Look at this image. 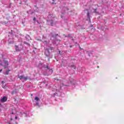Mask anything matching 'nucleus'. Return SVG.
<instances>
[{
	"label": "nucleus",
	"mask_w": 124,
	"mask_h": 124,
	"mask_svg": "<svg viewBox=\"0 0 124 124\" xmlns=\"http://www.w3.org/2000/svg\"><path fill=\"white\" fill-rule=\"evenodd\" d=\"M49 50H50V51H52V50H54V47L51 46H49L48 48L46 49V50L45 52V54L46 57H47V58H49L48 59H50V58L52 59L53 56L52 55L51 56V54L50 53V51H49Z\"/></svg>",
	"instance_id": "nucleus-1"
},
{
	"label": "nucleus",
	"mask_w": 124,
	"mask_h": 124,
	"mask_svg": "<svg viewBox=\"0 0 124 124\" xmlns=\"http://www.w3.org/2000/svg\"><path fill=\"white\" fill-rule=\"evenodd\" d=\"M8 61L3 60V62H1V61H0V65L3 66L4 68H8Z\"/></svg>",
	"instance_id": "nucleus-2"
},
{
	"label": "nucleus",
	"mask_w": 124,
	"mask_h": 124,
	"mask_svg": "<svg viewBox=\"0 0 124 124\" xmlns=\"http://www.w3.org/2000/svg\"><path fill=\"white\" fill-rule=\"evenodd\" d=\"M17 76L20 80H22V82L27 81V80L29 79V77H25L24 75L20 76L18 75Z\"/></svg>",
	"instance_id": "nucleus-3"
},
{
	"label": "nucleus",
	"mask_w": 124,
	"mask_h": 124,
	"mask_svg": "<svg viewBox=\"0 0 124 124\" xmlns=\"http://www.w3.org/2000/svg\"><path fill=\"white\" fill-rule=\"evenodd\" d=\"M44 67L45 68H46L47 69H48V70H49V74L50 75L52 74V73H53V70L52 69H50L48 65H44Z\"/></svg>",
	"instance_id": "nucleus-4"
},
{
	"label": "nucleus",
	"mask_w": 124,
	"mask_h": 124,
	"mask_svg": "<svg viewBox=\"0 0 124 124\" xmlns=\"http://www.w3.org/2000/svg\"><path fill=\"white\" fill-rule=\"evenodd\" d=\"M7 100V97L6 96H3L1 99L0 100V102H5Z\"/></svg>",
	"instance_id": "nucleus-5"
},
{
	"label": "nucleus",
	"mask_w": 124,
	"mask_h": 124,
	"mask_svg": "<svg viewBox=\"0 0 124 124\" xmlns=\"http://www.w3.org/2000/svg\"><path fill=\"white\" fill-rule=\"evenodd\" d=\"M19 116L20 117H23V116H24V117H28V115L27 113L19 112Z\"/></svg>",
	"instance_id": "nucleus-6"
},
{
	"label": "nucleus",
	"mask_w": 124,
	"mask_h": 124,
	"mask_svg": "<svg viewBox=\"0 0 124 124\" xmlns=\"http://www.w3.org/2000/svg\"><path fill=\"white\" fill-rule=\"evenodd\" d=\"M7 123L8 124H13V119L11 118L10 120L7 121Z\"/></svg>",
	"instance_id": "nucleus-7"
},
{
	"label": "nucleus",
	"mask_w": 124,
	"mask_h": 124,
	"mask_svg": "<svg viewBox=\"0 0 124 124\" xmlns=\"http://www.w3.org/2000/svg\"><path fill=\"white\" fill-rule=\"evenodd\" d=\"M15 47L16 52H20V51H21V49L19 48V46H15Z\"/></svg>",
	"instance_id": "nucleus-8"
},
{
	"label": "nucleus",
	"mask_w": 124,
	"mask_h": 124,
	"mask_svg": "<svg viewBox=\"0 0 124 124\" xmlns=\"http://www.w3.org/2000/svg\"><path fill=\"white\" fill-rule=\"evenodd\" d=\"M25 39L27 40V41H30V39H31V37H30V35H26L25 36Z\"/></svg>",
	"instance_id": "nucleus-9"
},
{
	"label": "nucleus",
	"mask_w": 124,
	"mask_h": 124,
	"mask_svg": "<svg viewBox=\"0 0 124 124\" xmlns=\"http://www.w3.org/2000/svg\"><path fill=\"white\" fill-rule=\"evenodd\" d=\"M42 42L45 44V45H48L49 43L47 41V40H44L42 41Z\"/></svg>",
	"instance_id": "nucleus-10"
},
{
	"label": "nucleus",
	"mask_w": 124,
	"mask_h": 124,
	"mask_svg": "<svg viewBox=\"0 0 124 124\" xmlns=\"http://www.w3.org/2000/svg\"><path fill=\"white\" fill-rule=\"evenodd\" d=\"M50 35L51 36V37H55V36H58V34H55V35H54V34H53L52 33H51L50 34Z\"/></svg>",
	"instance_id": "nucleus-11"
},
{
	"label": "nucleus",
	"mask_w": 124,
	"mask_h": 124,
	"mask_svg": "<svg viewBox=\"0 0 124 124\" xmlns=\"http://www.w3.org/2000/svg\"><path fill=\"white\" fill-rule=\"evenodd\" d=\"M87 18H88V19L90 20V22H91V16L90 15V13L88 12L87 13Z\"/></svg>",
	"instance_id": "nucleus-12"
},
{
	"label": "nucleus",
	"mask_w": 124,
	"mask_h": 124,
	"mask_svg": "<svg viewBox=\"0 0 124 124\" xmlns=\"http://www.w3.org/2000/svg\"><path fill=\"white\" fill-rule=\"evenodd\" d=\"M11 93L13 95L15 94V93H17V91H16V90H15L12 92Z\"/></svg>",
	"instance_id": "nucleus-13"
},
{
	"label": "nucleus",
	"mask_w": 124,
	"mask_h": 124,
	"mask_svg": "<svg viewBox=\"0 0 124 124\" xmlns=\"http://www.w3.org/2000/svg\"><path fill=\"white\" fill-rule=\"evenodd\" d=\"M50 25L51 26H53L54 24V19H51V21H50Z\"/></svg>",
	"instance_id": "nucleus-14"
},
{
	"label": "nucleus",
	"mask_w": 124,
	"mask_h": 124,
	"mask_svg": "<svg viewBox=\"0 0 124 124\" xmlns=\"http://www.w3.org/2000/svg\"><path fill=\"white\" fill-rule=\"evenodd\" d=\"M35 100H36V101H39L40 99L39 98H38V97L36 96L34 98Z\"/></svg>",
	"instance_id": "nucleus-15"
},
{
	"label": "nucleus",
	"mask_w": 124,
	"mask_h": 124,
	"mask_svg": "<svg viewBox=\"0 0 124 124\" xmlns=\"http://www.w3.org/2000/svg\"><path fill=\"white\" fill-rule=\"evenodd\" d=\"M71 67H72V68H74V69H76V67L74 65H72L71 66Z\"/></svg>",
	"instance_id": "nucleus-16"
},
{
	"label": "nucleus",
	"mask_w": 124,
	"mask_h": 124,
	"mask_svg": "<svg viewBox=\"0 0 124 124\" xmlns=\"http://www.w3.org/2000/svg\"><path fill=\"white\" fill-rule=\"evenodd\" d=\"M23 43L24 44H27V45H28V46H30V44L27 43L26 42H24Z\"/></svg>",
	"instance_id": "nucleus-17"
},
{
	"label": "nucleus",
	"mask_w": 124,
	"mask_h": 124,
	"mask_svg": "<svg viewBox=\"0 0 124 124\" xmlns=\"http://www.w3.org/2000/svg\"><path fill=\"white\" fill-rule=\"evenodd\" d=\"M2 88H3V89H6V86H5V85H2Z\"/></svg>",
	"instance_id": "nucleus-18"
},
{
	"label": "nucleus",
	"mask_w": 124,
	"mask_h": 124,
	"mask_svg": "<svg viewBox=\"0 0 124 124\" xmlns=\"http://www.w3.org/2000/svg\"><path fill=\"white\" fill-rule=\"evenodd\" d=\"M65 37H71V36L70 35V34H69L67 36H65Z\"/></svg>",
	"instance_id": "nucleus-19"
},
{
	"label": "nucleus",
	"mask_w": 124,
	"mask_h": 124,
	"mask_svg": "<svg viewBox=\"0 0 124 124\" xmlns=\"http://www.w3.org/2000/svg\"><path fill=\"white\" fill-rule=\"evenodd\" d=\"M54 79H55V80H57V81H60V79H58V78H56Z\"/></svg>",
	"instance_id": "nucleus-20"
},
{
	"label": "nucleus",
	"mask_w": 124,
	"mask_h": 124,
	"mask_svg": "<svg viewBox=\"0 0 124 124\" xmlns=\"http://www.w3.org/2000/svg\"><path fill=\"white\" fill-rule=\"evenodd\" d=\"M9 71H6V74L7 75H8V74H9Z\"/></svg>",
	"instance_id": "nucleus-21"
},
{
	"label": "nucleus",
	"mask_w": 124,
	"mask_h": 124,
	"mask_svg": "<svg viewBox=\"0 0 124 124\" xmlns=\"http://www.w3.org/2000/svg\"><path fill=\"white\" fill-rule=\"evenodd\" d=\"M56 95H57V93H54L53 96H56Z\"/></svg>",
	"instance_id": "nucleus-22"
},
{
	"label": "nucleus",
	"mask_w": 124,
	"mask_h": 124,
	"mask_svg": "<svg viewBox=\"0 0 124 124\" xmlns=\"http://www.w3.org/2000/svg\"><path fill=\"white\" fill-rule=\"evenodd\" d=\"M36 18L34 17V18H33V21H36Z\"/></svg>",
	"instance_id": "nucleus-23"
},
{
	"label": "nucleus",
	"mask_w": 124,
	"mask_h": 124,
	"mask_svg": "<svg viewBox=\"0 0 124 124\" xmlns=\"http://www.w3.org/2000/svg\"><path fill=\"white\" fill-rule=\"evenodd\" d=\"M46 39V37L43 36V39Z\"/></svg>",
	"instance_id": "nucleus-24"
},
{
	"label": "nucleus",
	"mask_w": 124,
	"mask_h": 124,
	"mask_svg": "<svg viewBox=\"0 0 124 124\" xmlns=\"http://www.w3.org/2000/svg\"><path fill=\"white\" fill-rule=\"evenodd\" d=\"M94 11L95 13H97V12H96V9H95V10H94Z\"/></svg>",
	"instance_id": "nucleus-25"
},
{
	"label": "nucleus",
	"mask_w": 124,
	"mask_h": 124,
	"mask_svg": "<svg viewBox=\"0 0 124 124\" xmlns=\"http://www.w3.org/2000/svg\"><path fill=\"white\" fill-rule=\"evenodd\" d=\"M13 43L11 42H9V44H13Z\"/></svg>",
	"instance_id": "nucleus-26"
},
{
	"label": "nucleus",
	"mask_w": 124,
	"mask_h": 124,
	"mask_svg": "<svg viewBox=\"0 0 124 124\" xmlns=\"http://www.w3.org/2000/svg\"><path fill=\"white\" fill-rule=\"evenodd\" d=\"M38 104H39L38 102H37L36 103V105H38Z\"/></svg>",
	"instance_id": "nucleus-27"
},
{
	"label": "nucleus",
	"mask_w": 124,
	"mask_h": 124,
	"mask_svg": "<svg viewBox=\"0 0 124 124\" xmlns=\"http://www.w3.org/2000/svg\"><path fill=\"white\" fill-rule=\"evenodd\" d=\"M56 91H57L58 92H60V90L59 89H56Z\"/></svg>",
	"instance_id": "nucleus-28"
},
{
	"label": "nucleus",
	"mask_w": 124,
	"mask_h": 124,
	"mask_svg": "<svg viewBox=\"0 0 124 124\" xmlns=\"http://www.w3.org/2000/svg\"><path fill=\"white\" fill-rule=\"evenodd\" d=\"M59 41V42H61V40H57L56 42Z\"/></svg>",
	"instance_id": "nucleus-29"
},
{
	"label": "nucleus",
	"mask_w": 124,
	"mask_h": 124,
	"mask_svg": "<svg viewBox=\"0 0 124 124\" xmlns=\"http://www.w3.org/2000/svg\"><path fill=\"white\" fill-rule=\"evenodd\" d=\"M35 11H38V9H36L35 10Z\"/></svg>",
	"instance_id": "nucleus-30"
},
{
	"label": "nucleus",
	"mask_w": 124,
	"mask_h": 124,
	"mask_svg": "<svg viewBox=\"0 0 124 124\" xmlns=\"http://www.w3.org/2000/svg\"><path fill=\"white\" fill-rule=\"evenodd\" d=\"M15 119H16V120H17V116H16Z\"/></svg>",
	"instance_id": "nucleus-31"
},
{
	"label": "nucleus",
	"mask_w": 124,
	"mask_h": 124,
	"mask_svg": "<svg viewBox=\"0 0 124 124\" xmlns=\"http://www.w3.org/2000/svg\"><path fill=\"white\" fill-rule=\"evenodd\" d=\"M11 34H13V32H12H12H10Z\"/></svg>",
	"instance_id": "nucleus-32"
},
{
	"label": "nucleus",
	"mask_w": 124,
	"mask_h": 124,
	"mask_svg": "<svg viewBox=\"0 0 124 124\" xmlns=\"http://www.w3.org/2000/svg\"><path fill=\"white\" fill-rule=\"evenodd\" d=\"M1 71H2V69L0 70V72H1Z\"/></svg>",
	"instance_id": "nucleus-33"
},
{
	"label": "nucleus",
	"mask_w": 124,
	"mask_h": 124,
	"mask_svg": "<svg viewBox=\"0 0 124 124\" xmlns=\"http://www.w3.org/2000/svg\"><path fill=\"white\" fill-rule=\"evenodd\" d=\"M70 47L72 48V46H70Z\"/></svg>",
	"instance_id": "nucleus-34"
},
{
	"label": "nucleus",
	"mask_w": 124,
	"mask_h": 124,
	"mask_svg": "<svg viewBox=\"0 0 124 124\" xmlns=\"http://www.w3.org/2000/svg\"><path fill=\"white\" fill-rule=\"evenodd\" d=\"M67 10H69L68 8H65Z\"/></svg>",
	"instance_id": "nucleus-35"
},
{
	"label": "nucleus",
	"mask_w": 124,
	"mask_h": 124,
	"mask_svg": "<svg viewBox=\"0 0 124 124\" xmlns=\"http://www.w3.org/2000/svg\"><path fill=\"white\" fill-rule=\"evenodd\" d=\"M14 114V112H12V114L13 115Z\"/></svg>",
	"instance_id": "nucleus-36"
},
{
	"label": "nucleus",
	"mask_w": 124,
	"mask_h": 124,
	"mask_svg": "<svg viewBox=\"0 0 124 124\" xmlns=\"http://www.w3.org/2000/svg\"><path fill=\"white\" fill-rule=\"evenodd\" d=\"M91 28L93 27V25H91Z\"/></svg>",
	"instance_id": "nucleus-37"
},
{
	"label": "nucleus",
	"mask_w": 124,
	"mask_h": 124,
	"mask_svg": "<svg viewBox=\"0 0 124 124\" xmlns=\"http://www.w3.org/2000/svg\"><path fill=\"white\" fill-rule=\"evenodd\" d=\"M55 0H52V1H55Z\"/></svg>",
	"instance_id": "nucleus-38"
},
{
	"label": "nucleus",
	"mask_w": 124,
	"mask_h": 124,
	"mask_svg": "<svg viewBox=\"0 0 124 124\" xmlns=\"http://www.w3.org/2000/svg\"><path fill=\"white\" fill-rule=\"evenodd\" d=\"M59 54H61V51H59Z\"/></svg>",
	"instance_id": "nucleus-39"
},
{
	"label": "nucleus",
	"mask_w": 124,
	"mask_h": 124,
	"mask_svg": "<svg viewBox=\"0 0 124 124\" xmlns=\"http://www.w3.org/2000/svg\"><path fill=\"white\" fill-rule=\"evenodd\" d=\"M16 124H18V123H16Z\"/></svg>",
	"instance_id": "nucleus-40"
},
{
	"label": "nucleus",
	"mask_w": 124,
	"mask_h": 124,
	"mask_svg": "<svg viewBox=\"0 0 124 124\" xmlns=\"http://www.w3.org/2000/svg\"><path fill=\"white\" fill-rule=\"evenodd\" d=\"M34 6H35V7H36V5H35Z\"/></svg>",
	"instance_id": "nucleus-41"
},
{
	"label": "nucleus",
	"mask_w": 124,
	"mask_h": 124,
	"mask_svg": "<svg viewBox=\"0 0 124 124\" xmlns=\"http://www.w3.org/2000/svg\"><path fill=\"white\" fill-rule=\"evenodd\" d=\"M50 16H51V15L49 16V17H50Z\"/></svg>",
	"instance_id": "nucleus-42"
},
{
	"label": "nucleus",
	"mask_w": 124,
	"mask_h": 124,
	"mask_svg": "<svg viewBox=\"0 0 124 124\" xmlns=\"http://www.w3.org/2000/svg\"><path fill=\"white\" fill-rule=\"evenodd\" d=\"M31 96H32V94H31Z\"/></svg>",
	"instance_id": "nucleus-43"
},
{
	"label": "nucleus",
	"mask_w": 124,
	"mask_h": 124,
	"mask_svg": "<svg viewBox=\"0 0 124 124\" xmlns=\"http://www.w3.org/2000/svg\"><path fill=\"white\" fill-rule=\"evenodd\" d=\"M89 57H90V56H91V55H90V54H89Z\"/></svg>",
	"instance_id": "nucleus-44"
},
{
	"label": "nucleus",
	"mask_w": 124,
	"mask_h": 124,
	"mask_svg": "<svg viewBox=\"0 0 124 124\" xmlns=\"http://www.w3.org/2000/svg\"><path fill=\"white\" fill-rule=\"evenodd\" d=\"M97 67L98 68V67H99V66H98Z\"/></svg>",
	"instance_id": "nucleus-45"
},
{
	"label": "nucleus",
	"mask_w": 124,
	"mask_h": 124,
	"mask_svg": "<svg viewBox=\"0 0 124 124\" xmlns=\"http://www.w3.org/2000/svg\"><path fill=\"white\" fill-rule=\"evenodd\" d=\"M2 83H3V81H2Z\"/></svg>",
	"instance_id": "nucleus-46"
},
{
	"label": "nucleus",
	"mask_w": 124,
	"mask_h": 124,
	"mask_svg": "<svg viewBox=\"0 0 124 124\" xmlns=\"http://www.w3.org/2000/svg\"><path fill=\"white\" fill-rule=\"evenodd\" d=\"M62 14H63V13H62Z\"/></svg>",
	"instance_id": "nucleus-47"
}]
</instances>
